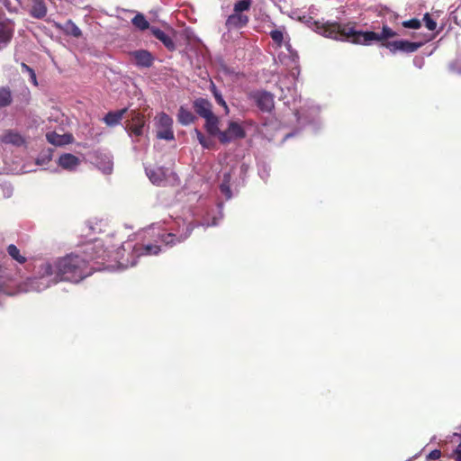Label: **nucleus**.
Listing matches in <instances>:
<instances>
[{
  "label": "nucleus",
  "instance_id": "1",
  "mask_svg": "<svg viewBox=\"0 0 461 461\" xmlns=\"http://www.w3.org/2000/svg\"><path fill=\"white\" fill-rule=\"evenodd\" d=\"M91 274L88 258L70 253L41 263L36 276L30 279L26 291H43L59 282L79 283Z\"/></svg>",
  "mask_w": 461,
  "mask_h": 461
},
{
  "label": "nucleus",
  "instance_id": "2",
  "mask_svg": "<svg viewBox=\"0 0 461 461\" xmlns=\"http://www.w3.org/2000/svg\"><path fill=\"white\" fill-rule=\"evenodd\" d=\"M314 31L327 38L347 41L356 44L368 45L372 41H381L396 35L391 28L383 26L381 33L356 31L352 27L341 26L336 23H314Z\"/></svg>",
  "mask_w": 461,
  "mask_h": 461
},
{
  "label": "nucleus",
  "instance_id": "3",
  "mask_svg": "<svg viewBox=\"0 0 461 461\" xmlns=\"http://www.w3.org/2000/svg\"><path fill=\"white\" fill-rule=\"evenodd\" d=\"M299 75L298 67L295 65L292 68L291 73L285 76L278 81L279 88L282 92L280 98L285 100V104H290L291 102L296 101L298 92L295 86L296 77Z\"/></svg>",
  "mask_w": 461,
  "mask_h": 461
},
{
  "label": "nucleus",
  "instance_id": "4",
  "mask_svg": "<svg viewBox=\"0 0 461 461\" xmlns=\"http://www.w3.org/2000/svg\"><path fill=\"white\" fill-rule=\"evenodd\" d=\"M176 223L177 225V230H176V232H169L167 235L162 236V241L167 245L176 244V242L173 241L172 238L176 237V235L177 242H181L186 240L193 230L191 223H185V221H178Z\"/></svg>",
  "mask_w": 461,
  "mask_h": 461
},
{
  "label": "nucleus",
  "instance_id": "5",
  "mask_svg": "<svg viewBox=\"0 0 461 461\" xmlns=\"http://www.w3.org/2000/svg\"><path fill=\"white\" fill-rule=\"evenodd\" d=\"M246 135L243 127L236 122H230L228 129L222 132H220V141L223 144L229 143L237 139H243Z\"/></svg>",
  "mask_w": 461,
  "mask_h": 461
},
{
  "label": "nucleus",
  "instance_id": "6",
  "mask_svg": "<svg viewBox=\"0 0 461 461\" xmlns=\"http://www.w3.org/2000/svg\"><path fill=\"white\" fill-rule=\"evenodd\" d=\"M251 98L257 103L263 112H270L274 107V96L266 91H258L251 94Z\"/></svg>",
  "mask_w": 461,
  "mask_h": 461
},
{
  "label": "nucleus",
  "instance_id": "7",
  "mask_svg": "<svg viewBox=\"0 0 461 461\" xmlns=\"http://www.w3.org/2000/svg\"><path fill=\"white\" fill-rule=\"evenodd\" d=\"M145 121L140 113L132 112L131 119L126 125L130 135L141 136L144 133Z\"/></svg>",
  "mask_w": 461,
  "mask_h": 461
},
{
  "label": "nucleus",
  "instance_id": "8",
  "mask_svg": "<svg viewBox=\"0 0 461 461\" xmlns=\"http://www.w3.org/2000/svg\"><path fill=\"white\" fill-rule=\"evenodd\" d=\"M14 32V23L8 20L0 21V50L11 41Z\"/></svg>",
  "mask_w": 461,
  "mask_h": 461
},
{
  "label": "nucleus",
  "instance_id": "9",
  "mask_svg": "<svg viewBox=\"0 0 461 461\" xmlns=\"http://www.w3.org/2000/svg\"><path fill=\"white\" fill-rule=\"evenodd\" d=\"M146 175L154 185H162L169 173V169L162 167H146Z\"/></svg>",
  "mask_w": 461,
  "mask_h": 461
},
{
  "label": "nucleus",
  "instance_id": "10",
  "mask_svg": "<svg viewBox=\"0 0 461 461\" xmlns=\"http://www.w3.org/2000/svg\"><path fill=\"white\" fill-rule=\"evenodd\" d=\"M95 164L104 174H111L113 171V157L109 153L96 151L95 153Z\"/></svg>",
  "mask_w": 461,
  "mask_h": 461
},
{
  "label": "nucleus",
  "instance_id": "11",
  "mask_svg": "<svg viewBox=\"0 0 461 461\" xmlns=\"http://www.w3.org/2000/svg\"><path fill=\"white\" fill-rule=\"evenodd\" d=\"M249 21V19L248 15L234 12L232 14L228 16L225 25L229 31H231L246 26Z\"/></svg>",
  "mask_w": 461,
  "mask_h": 461
},
{
  "label": "nucleus",
  "instance_id": "12",
  "mask_svg": "<svg viewBox=\"0 0 461 461\" xmlns=\"http://www.w3.org/2000/svg\"><path fill=\"white\" fill-rule=\"evenodd\" d=\"M270 37L272 40L278 45L281 46L283 43H285V46L287 50V51L293 56L292 61L294 63H296V56H294L291 50V45L289 44L288 41L286 39L288 38L285 30L284 28H278L276 30H273L270 32Z\"/></svg>",
  "mask_w": 461,
  "mask_h": 461
},
{
  "label": "nucleus",
  "instance_id": "13",
  "mask_svg": "<svg viewBox=\"0 0 461 461\" xmlns=\"http://www.w3.org/2000/svg\"><path fill=\"white\" fill-rule=\"evenodd\" d=\"M80 163V159L70 153L62 154L58 160V165L68 171L76 170Z\"/></svg>",
  "mask_w": 461,
  "mask_h": 461
},
{
  "label": "nucleus",
  "instance_id": "14",
  "mask_svg": "<svg viewBox=\"0 0 461 461\" xmlns=\"http://www.w3.org/2000/svg\"><path fill=\"white\" fill-rule=\"evenodd\" d=\"M131 55L133 58L136 65L139 67L149 68L153 63V58L151 54L147 50H135L131 52Z\"/></svg>",
  "mask_w": 461,
  "mask_h": 461
},
{
  "label": "nucleus",
  "instance_id": "15",
  "mask_svg": "<svg viewBox=\"0 0 461 461\" xmlns=\"http://www.w3.org/2000/svg\"><path fill=\"white\" fill-rule=\"evenodd\" d=\"M47 140L55 145V146H62L73 141V137L71 134H58L56 132H48L46 134Z\"/></svg>",
  "mask_w": 461,
  "mask_h": 461
},
{
  "label": "nucleus",
  "instance_id": "16",
  "mask_svg": "<svg viewBox=\"0 0 461 461\" xmlns=\"http://www.w3.org/2000/svg\"><path fill=\"white\" fill-rule=\"evenodd\" d=\"M194 107L195 112L203 118L213 113L212 111L211 103L203 98H199L194 101Z\"/></svg>",
  "mask_w": 461,
  "mask_h": 461
},
{
  "label": "nucleus",
  "instance_id": "17",
  "mask_svg": "<svg viewBox=\"0 0 461 461\" xmlns=\"http://www.w3.org/2000/svg\"><path fill=\"white\" fill-rule=\"evenodd\" d=\"M160 251V249L157 245H145L140 247L132 248V257H140L144 255H158Z\"/></svg>",
  "mask_w": 461,
  "mask_h": 461
},
{
  "label": "nucleus",
  "instance_id": "18",
  "mask_svg": "<svg viewBox=\"0 0 461 461\" xmlns=\"http://www.w3.org/2000/svg\"><path fill=\"white\" fill-rule=\"evenodd\" d=\"M1 140H2V142L5 143V144H12L16 147L23 146L25 142L24 138L18 132H14V131L5 132L2 136Z\"/></svg>",
  "mask_w": 461,
  "mask_h": 461
},
{
  "label": "nucleus",
  "instance_id": "19",
  "mask_svg": "<svg viewBox=\"0 0 461 461\" xmlns=\"http://www.w3.org/2000/svg\"><path fill=\"white\" fill-rule=\"evenodd\" d=\"M30 14L37 19L43 18L47 14V6L44 0H32Z\"/></svg>",
  "mask_w": 461,
  "mask_h": 461
},
{
  "label": "nucleus",
  "instance_id": "20",
  "mask_svg": "<svg viewBox=\"0 0 461 461\" xmlns=\"http://www.w3.org/2000/svg\"><path fill=\"white\" fill-rule=\"evenodd\" d=\"M56 27L62 30L66 34L78 38L81 36V30L71 21L68 20L64 24L56 23Z\"/></svg>",
  "mask_w": 461,
  "mask_h": 461
},
{
  "label": "nucleus",
  "instance_id": "21",
  "mask_svg": "<svg viewBox=\"0 0 461 461\" xmlns=\"http://www.w3.org/2000/svg\"><path fill=\"white\" fill-rule=\"evenodd\" d=\"M206 121L205 127L207 131L211 135H217L220 139V132H222L219 130L218 124H219V119L217 116H215L213 113L208 115L204 118Z\"/></svg>",
  "mask_w": 461,
  "mask_h": 461
},
{
  "label": "nucleus",
  "instance_id": "22",
  "mask_svg": "<svg viewBox=\"0 0 461 461\" xmlns=\"http://www.w3.org/2000/svg\"><path fill=\"white\" fill-rule=\"evenodd\" d=\"M127 109H122L117 112L108 113L104 117V122L109 126H114L120 123Z\"/></svg>",
  "mask_w": 461,
  "mask_h": 461
},
{
  "label": "nucleus",
  "instance_id": "23",
  "mask_svg": "<svg viewBox=\"0 0 461 461\" xmlns=\"http://www.w3.org/2000/svg\"><path fill=\"white\" fill-rule=\"evenodd\" d=\"M150 31L152 34L157 39L161 41L166 47H167L168 49H174L175 45L172 39L168 35H167L163 31L156 27H151Z\"/></svg>",
  "mask_w": 461,
  "mask_h": 461
},
{
  "label": "nucleus",
  "instance_id": "24",
  "mask_svg": "<svg viewBox=\"0 0 461 461\" xmlns=\"http://www.w3.org/2000/svg\"><path fill=\"white\" fill-rule=\"evenodd\" d=\"M178 122L183 125H189L194 122V116L191 111L181 106L178 111Z\"/></svg>",
  "mask_w": 461,
  "mask_h": 461
},
{
  "label": "nucleus",
  "instance_id": "25",
  "mask_svg": "<svg viewBox=\"0 0 461 461\" xmlns=\"http://www.w3.org/2000/svg\"><path fill=\"white\" fill-rule=\"evenodd\" d=\"M7 252L12 259L15 260L19 264H24L27 260L26 257L14 244H11L7 247Z\"/></svg>",
  "mask_w": 461,
  "mask_h": 461
},
{
  "label": "nucleus",
  "instance_id": "26",
  "mask_svg": "<svg viewBox=\"0 0 461 461\" xmlns=\"http://www.w3.org/2000/svg\"><path fill=\"white\" fill-rule=\"evenodd\" d=\"M11 279L6 273L5 269L0 267V294H13V293L9 290L7 286V282H9Z\"/></svg>",
  "mask_w": 461,
  "mask_h": 461
},
{
  "label": "nucleus",
  "instance_id": "27",
  "mask_svg": "<svg viewBox=\"0 0 461 461\" xmlns=\"http://www.w3.org/2000/svg\"><path fill=\"white\" fill-rule=\"evenodd\" d=\"M157 126L158 129L160 128H167L171 129L173 124V120L167 114L161 113L156 118Z\"/></svg>",
  "mask_w": 461,
  "mask_h": 461
},
{
  "label": "nucleus",
  "instance_id": "28",
  "mask_svg": "<svg viewBox=\"0 0 461 461\" xmlns=\"http://www.w3.org/2000/svg\"><path fill=\"white\" fill-rule=\"evenodd\" d=\"M230 175L225 173L223 175L222 182L220 185L221 192L226 196V199L231 198V191L230 189Z\"/></svg>",
  "mask_w": 461,
  "mask_h": 461
},
{
  "label": "nucleus",
  "instance_id": "29",
  "mask_svg": "<svg viewBox=\"0 0 461 461\" xmlns=\"http://www.w3.org/2000/svg\"><path fill=\"white\" fill-rule=\"evenodd\" d=\"M12 102V94L9 88L1 87L0 88V106L5 107L11 104Z\"/></svg>",
  "mask_w": 461,
  "mask_h": 461
},
{
  "label": "nucleus",
  "instance_id": "30",
  "mask_svg": "<svg viewBox=\"0 0 461 461\" xmlns=\"http://www.w3.org/2000/svg\"><path fill=\"white\" fill-rule=\"evenodd\" d=\"M194 133L197 140L204 149H211L214 145V141L212 138H206L199 130L195 129Z\"/></svg>",
  "mask_w": 461,
  "mask_h": 461
},
{
  "label": "nucleus",
  "instance_id": "31",
  "mask_svg": "<svg viewBox=\"0 0 461 461\" xmlns=\"http://www.w3.org/2000/svg\"><path fill=\"white\" fill-rule=\"evenodd\" d=\"M132 23L138 29L144 31L149 28V22L146 20L144 15L138 14L132 19Z\"/></svg>",
  "mask_w": 461,
  "mask_h": 461
},
{
  "label": "nucleus",
  "instance_id": "32",
  "mask_svg": "<svg viewBox=\"0 0 461 461\" xmlns=\"http://www.w3.org/2000/svg\"><path fill=\"white\" fill-rule=\"evenodd\" d=\"M211 90L212 92V95L216 100V102L221 105L224 110H225V113H229V107L226 104V102L224 101L221 94L220 93V91L216 88V86H214L213 83H212V86H211Z\"/></svg>",
  "mask_w": 461,
  "mask_h": 461
},
{
  "label": "nucleus",
  "instance_id": "33",
  "mask_svg": "<svg viewBox=\"0 0 461 461\" xmlns=\"http://www.w3.org/2000/svg\"><path fill=\"white\" fill-rule=\"evenodd\" d=\"M250 6L251 0H240L235 3L233 12L242 14V12L249 10Z\"/></svg>",
  "mask_w": 461,
  "mask_h": 461
},
{
  "label": "nucleus",
  "instance_id": "34",
  "mask_svg": "<svg viewBox=\"0 0 461 461\" xmlns=\"http://www.w3.org/2000/svg\"><path fill=\"white\" fill-rule=\"evenodd\" d=\"M157 137L158 139H162V140H171L174 139V132L172 131V128L171 129H167V128H160L157 131Z\"/></svg>",
  "mask_w": 461,
  "mask_h": 461
},
{
  "label": "nucleus",
  "instance_id": "35",
  "mask_svg": "<svg viewBox=\"0 0 461 461\" xmlns=\"http://www.w3.org/2000/svg\"><path fill=\"white\" fill-rule=\"evenodd\" d=\"M403 43L404 44L401 45L400 51H404V52H409V53L414 52L420 47V43L410 42L408 41H403Z\"/></svg>",
  "mask_w": 461,
  "mask_h": 461
},
{
  "label": "nucleus",
  "instance_id": "36",
  "mask_svg": "<svg viewBox=\"0 0 461 461\" xmlns=\"http://www.w3.org/2000/svg\"><path fill=\"white\" fill-rule=\"evenodd\" d=\"M219 216H213L212 217V221L210 222L208 219H203V222L201 223V225L203 226H206V227H210V226H215L218 224V221L222 218V213H221V204L219 205Z\"/></svg>",
  "mask_w": 461,
  "mask_h": 461
},
{
  "label": "nucleus",
  "instance_id": "37",
  "mask_svg": "<svg viewBox=\"0 0 461 461\" xmlns=\"http://www.w3.org/2000/svg\"><path fill=\"white\" fill-rule=\"evenodd\" d=\"M22 70H23V73H28V75L30 77V80H31V82L34 86H38V81H37L36 74H35V72H34V70L32 68H31L26 64L23 63L22 64Z\"/></svg>",
  "mask_w": 461,
  "mask_h": 461
},
{
  "label": "nucleus",
  "instance_id": "38",
  "mask_svg": "<svg viewBox=\"0 0 461 461\" xmlns=\"http://www.w3.org/2000/svg\"><path fill=\"white\" fill-rule=\"evenodd\" d=\"M425 26L429 31H434L437 28V23L434 21L429 14H426L423 17Z\"/></svg>",
  "mask_w": 461,
  "mask_h": 461
},
{
  "label": "nucleus",
  "instance_id": "39",
  "mask_svg": "<svg viewBox=\"0 0 461 461\" xmlns=\"http://www.w3.org/2000/svg\"><path fill=\"white\" fill-rule=\"evenodd\" d=\"M404 44L403 43V41H392V42H387L386 44H384V46L390 50L391 52H396V51H400L401 50V45Z\"/></svg>",
  "mask_w": 461,
  "mask_h": 461
},
{
  "label": "nucleus",
  "instance_id": "40",
  "mask_svg": "<svg viewBox=\"0 0 461 461\" xmlns=\"http://www.w3.org/2000/svg\"><path fill=\"white\" fill-rule=\"evenodd\" d=\"M120 255H121V250H119V251L117 252V256H116V258H116V259L118 258L119 266H120V267H121V268H127V267H133V266H135L136 261H135L134 259H132V261H131V262H129L128 260L124 261V260H123V258H122V257H120Z\"/></svg>",
  "mask_w": 461,
  "mask_h": 461
},
{
  "label": "nucleus",
  "instance_id": "41",
  "mask_svg": "<svg viewBox=\"0 0 461 461\" xmlns=\"http://www.w3.org/2000/svg\"><path fill=\"white\" fill-rule=\"evenodd\" d=\"M402 25L405 28L419 29L421 26V22L419 19H411L408 21H404L402 23Z\"/></svg>",
  "mask_w": 461,
  "mask_h": 461
},
{
  "label": "nucleus",
  "instance_id": "42",
  "mask_svg": "<svg viewBox=\"0 0 461 461\" xmlns=\"http://www.w3.org/2000/svg\"><path fill=\"white\" fill-rule=\"evenodd\" d=\"M452 71L461 73V53L458 55L455 62L450 65Z\"/></svg>",
  "mask_w": 461,
  "mask_h": 461
},
{
  "label": "nucleus",
  "instance_id": "43",
  "mask_svg": "<svg viewBox=\"0 0 461 461\" xmlns=\"http://www.w3.org/2000/svg\"><path fill=\"white\" fill-rule=\"evenodd\" d=\"M441 456V453L439 450H433L429 453V458L432 459V460H436V459H438Z\"/></svg>",
  "mask_w": 461,
  "mask_h": 461
},
{
  "label": "nucleus",
  "instance_id": "44",
  "mask_svg": "<svg viewBox=\"0 0 461 461\" xmlns=\"http://www.w3.org/2000/svg\"><path fill=\"white\" fill-rule=\"evenodd\" d=\"M455 454L456 461H461V443L457 446Z\"/></svg>",
  "mask_w": 461,
  "mask_h": 461
},
{
  "label": "nucleus",
  "instance_id": "45",
  "mask_svg": "<svg viewBox=\"0 0 461 461\" xmlns=\"http://www.w3.org/2000/svg\"><path fill=\"white\" fill-rule=\"evenodd\" d=\"M457 14H458V9L455 10V11L452 13V14H453V18L455 19L456 23L460 24V23H461V22H458V21H457Z\"/></svg>",
  "mask_w": 461,
  "mask_h": 461
},
{
  "label": "nucleus",
  "instance_id": "46",
  "mask_svg": "<svg viewBox=\"0 0 461 461\" xmlns=\"http://www.w3.org/2000/svg\"><path fill=\"white\" fill-rule=\"evenodd\" d=\"M103 257H104V255H103V254H102V255L97 254V255H95V256H92V257H91V258H103Z\"/></svg>",
  "mask_w": 461,
  "mask_h": 461
},
{
  "label": "nucleus",
  "instance_id": "47",
  "mask_svg": "<svg viewBox=\"0 0 461 461\" xmlns=\"http://www.w3.org/2000/svg\"><path fill=\"white\" fill-rule=\"evenodd\" d=\"M122 250L125 251L127 249L125 248V245H122Z\"/></svg>",
  "mask_w": 461,
  "mask_h": 461
},
{
  "label": "nucleus",
  "instance_id": "48",
  "mask_svg": "<svg viewBox=\"0 0 461 461\" xmlns=\"http://www.w3.org/2000/svg\"><path fill=\"white\" fill-rule=\"evenodd\" d=\"M127 249H131V246L130 244H127Z\"/></svg>",
  "mask_w": 461,
  "mask_h": 461
}]
</instances>
